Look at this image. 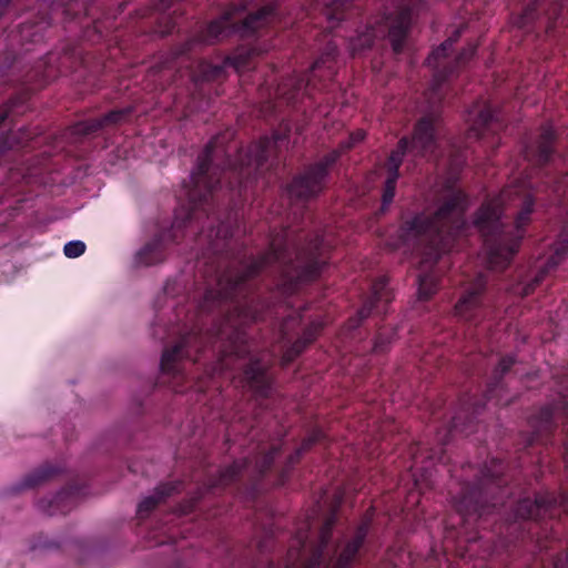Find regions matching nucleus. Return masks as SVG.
Listing matches in <instances>:
<instances>
[{"mask_svg": "<svg viewBox=\"0 0 568 568\" xmlns=\"http://www.w3.org/2000/svg\"><path fill=\"white\" fill-rule=\"evenodd\" d=\"M542 0H534L531 4H529L524 12L523 19L528 21L534 19V12L537 10V8L540 6V2ZM559 7H564L562 0H560Z\"/></svg>", "mask_w": 568, "mask_h": 568, "instance_id": "36", "label": "nucleus"}, {"mask_svg": "<svg viewBox=\"0 0 568 568\" xmlns=\"http://www.w3.org/2000/svg\"><path fill=\"white\" fill-rule=\"evenodd\" d=\"M168 495H170V490H166L165 487H159L154 495L144 497L138 505L139 516L142 517L151 511Z\"/></svg>", "mask_w": 568, "mask_h": 568, "instance_id": "22", "label": "nucleus"}, {"mask_svg": "<svg viewBox=\"0 0 568 568\" xmlns=\"http://www.w3.org/2000/svg\"><path fill=\"white\" fill-rule=\"evenodd\" d=\"M192 44L193 42L189 41L185 44H183L181 49L172 52L170 55L164 58L158 67V72L178 68L180 65V62L178 60L191 49Z\"/></svg>", "mask_w": 568, "mask_h": 568, "instance_id": "23", "label": "nucleus"}, {"mask_svg": "<svg viewBox=\"0 0 568 568\" xmlns=\"http://www.w3.org/2000/svg\"><path fill=\"white\" fill-rule=\"evenodd\" d=\"M555 140V131L551 125H546L542 128V132L540 134L537 148V160L540 163H546L552 151V142Z\"/></svg>", "mask_w": 568, "mask_h": 568, "instance_id": "20", "label": "nucleus"}, {"mask_svg": "<svg viewBox=\"0 0 568 568\" xmlns=\"http://www.w3.org/2000/svg\"><path fill=\"white\" fill-rule=\"evenodd\" d=\"M30 29H31V27L24 24L21 28V36H22V38H30L29 39L30 41H36V37L39 36V31L42 30V27L36 26V31L32 33L30 32Z\"/></svg>", "mask_w": 568, "mask_h": 568, "instance_id": "38", "label": "nucleus"}, {"mask_svg": "<svg viewBox=\"0 0 568 568\" xmlns=\"http://www.w3.org/2000/svg\"><path fill=\"white\" fill-rule=\"evenodd\" d=\"M422 3L413 0H403L398 6L396 16H385L376 21L374 26L358 31L355 38H351L348 48L351 52L357 53L369 48L377 38L388 37L393 50L398 53L412 23L413 14L419 11Z\"/></svg>", "mask_w": 568, "mask_h": 568, "instance_id": "5", "label": "nucleus"}, {"mask_svg": "<svg viewBox=\"0 0 568 568\" xmlns=\"http://www.w3.org/2000/svg\"><path fill=\"white\" fill-rule=\"evenodd\" d=\"M437 149V136L433 121L424 118L415 126L412 141L407 138L399 140L397 149L388 159V178L383 192V209L387 207L395 196L396 182L399 176L398 169L406 154L414 156H433Z\"/></svg>", "mask_w": 568, "mask_h": 568, "instance_id": "6", "label": "nucleus"}, {"mask_svg": "<svg viewBox=\"0 0 568 568\" xmlns=\"http://www.w3.org/2000/svg\"><path fill=\"white\" fill-rule=\"evenodd\" d=\"M85 251V244L82 241L74 240L68 242L63 247V253L69 258L81 256Z\"/></svg>", "mask_w": 568, "mask_h": 568, "instance_id": "32", "label": "nucleus"}, {"mask_svg": "<svg viewBox=\"0 0 568 568\" xmlns=\"http://www.w3.org/2000/svg\"><path fill=\"white\" fill-rule=\"evenodd\" d=\"M159 242L146 244L139 253H138V262L143 265H152L160 261V251H159Z\"/></svg>", "mask_w": 568, "mask_h": 568, "instance_id": "24", "label": "nucleus"}, {"mask_svg": "<svg viewBox=\"0 0 568 568\" xmlns=\"http://www.w3.org/2000/svg\"><path fill=\"white\" fill-rule=\"evenodd\" d=\"M336 523V515L332 514L323 524L320 531L318 545L314 548L311 558L307 562L301 566L302 550L306 546L307 531H297L294 545L291 546L286 565L287 568H352V564L363 546L368 531V521H364L357 528L354 537L346 541L343 547L335 549V554H338L335 561L326 562L324 554L327 552L328 541L331 539L333 527Z\"/></svg>", "mask_w": 568, "mask_h": 568, "instance_id": "4", "label": "nucleus"}, {"mask_svg": "<svg viewBox=\"0 0 568 568\" xmlns=\"http://www.w3.org/2000/svg\"><path fill=\"white\" fill-rule=\"evenodd\" d=\"M365 138V132L363 130H357L356 132L352 133L348 141L343 144L345 149L352 148L354 144L363 141Z\"/></svg>", "mask_w": 568, "mask_h": 568, "instance_id": "37", "label": "nucleus"}, {"mask_svg": "<svg viewBox=\"0 0 568 568\" xmlns=\"http://www.w3.org/2000/svg\"><path fill=\"white\" fill-rule=\"evenodd\" d=\"M258 52L255 48H246L241 47L237 48L236 51L225 58L224 62L222 64H212L206 61H202L199 63V74H195L194 72H191L190 75L192 79L197 82L201 80H211L220 77L225 68L232 67L235 71L241 72L243 71L251 60V58Z\"/></svg>", "mask_w": 568, "mask_h": 568, "instance_id": "11", "label": "nucleus"}, {"mask_svg": "<svg viewBox=\"0 0 568 568\" xmlns=\"http://www.w3.org/2000/svg\"><path fill=\"white\" fill-rule=\"evenodd\" d=\"M245 460L234 462L231 466L221 471L220 481L222 484H227L229 481H232L236 477V475L245 467Z\"/></svg>", "mask_w": 568, "mask_h": 568, "instance_id": "31", "label": "nucleus"}, {"mask_svg": "<svg viewBox=\"0 0 568 568\" xmlns=\"http://www.w3.org/2000/svg\"><path fill=\"white\" fill-rule=\"evenodd\" d=\"M475 51L476 45L469 44L468 47H466L456 58V64L465 63L466 61H468L475 54Z\"/></svg>", "mask_w": 568, "mask_h": 568, "instance_id": "35", "label": "nucleus"}, {"mask_svg": "<svg viewBox=\"0 0 568 568\" xmlns=\"http://www.w3.org/2000/svg\"><path fill=\"white\" fill-rule=\"evenodd\" d=\"M336 53L337 45L329 43L326 51L314 62L307 74L303 77L294 75L278 84L274 93L275 97L287 102H294L298 97L316 87L315 79L322 71L325 72L326 77L331 78L334 74L333 60Z\"/></svg>", "mask_w": 568, "mask_h": 568, "instance_id": "8", "label": "nucleus"}, {"mask_svg": "<svg viewBox=\"0 0 568 568\" xmlns=\"http://www.w3.org/2000/svg\"><path fill=\"white\" fill-rule=\"evenodd\" d=\"M534 197L521 185H510L485 202L471 224L465 220L469 205L462 190H449L434 210L426 209L403 219L396 235L388 242L395 250L420 253L422 265H433L450 252L455 242L476 229L484 237L483 258L490 270H504L510 263L530 222Z\"/></svg>", "mask_w": 568, "mask_h": 568, "instance_id": "1", "label": "nucleus"}, {"mask_svg": "<svg viewBox=\"0 0 568 568\" xmlns=\"http://www.w3.org/2000/svg\"><path fill=\"white\" fill-rule=\"evenodd\" d=\"M322 437V432L321 430H316L314 432L312 435H310L303 443L302 447L298 448L295 453V456H292L291 457V460L290 463H294L300 456L301 454L306 450L313 443L320 440V438Z\"/></svg>", "mask_w": 568, "mask_h": 568, "instance_id": "33", "label": "nucleus"}, {"mask_svg": "<svg viewBox=\"0 0 568 568\" xmlns=\"http://www.w3.org/2000/svg\"><path fill=\"white\" fill-rule=\"evenodd\" d=\"M560 189H561V185H560V184L556 183V184L554 185V192L558 193V192L560 191Z\"/></svg>", "mask_w": 568, "mask_h": 568, "instance_id": "41", "label": "nucleus"}, {"mask_svg": "<svg viewBox=\"0 0 568 568\" xmlns=\"http://www.w3.org/2000/svg\"><path fill=\"white\" fill-rule=\"evenodd\" d=\"M418 298L428 300L437 291V278L433 273L418 275Z\"/></svg>", "mask_w": 568, "mask_h": 568, "instance_id": "21", "label": "nucleus"}, {"mask_svg": "<svg viewBox=\"0 0 568 568\" xmlns=\"http://www.w3.org/2000/svg\"><path fill=\"white\" fill-rule=\"evenodd\" d=\"M230 235L231 231L229 226H226L224 223H221L216 230L211 229L206 234V237L209 239L212 248L216 250L219 247L217 240H225Z\"/></svg>", "mask_w": 568, "mask_h": 568, "instance_id": "30", "label": "nucleus"}, {"mask_svg": "<svg viewBox=\"0 0 568 568\" xmlns=\"http://www.w3.org/2000/svg\"><path fill=\"white\" fill-rule=\"evenodd\" d=\"M567 250H568V244H566V243H558L556 245L555 253L549 257L548 262L546 263L545 270H542V272H541V275L536 277L535 285L541 281L544 273L556 267L560 263V261H561L562 256L566 254Z\"/></svg>", "mask_w": 568, "mask_h": 568, "instance_id": "26", "label": "nucleus"}, {"mask_svg": "<svg viewBox=\"0 0 568 568\" xmlns=\"http://www.w3.org/2000/svg\"><path fill=\"white\" fill-rule=\"evenodd\" d=\"M123 114H124V111L110 112L109 114L104 115L103 119H101L100 121L81 124L82 128L80 130L85 131V132L94 131V130L101 128L104 123L118 122Z\"/></svg>", "mask_w": 568, "mask_h": 568, "instance_id": "29", "label": "nucleus"}, {"mask_svg": "<svg viewBox=\"0 0 568 568\" xmlns=\"http://www.w3.org/2000/svg\"><path fill=\"white\" fill-rule=\"evenodd\" d=\"M485 484L483 483L480 487L471 489L468 494L459 497L456 499V507L460 513L465 514H478L479 516L483 515L484 510L478 505V501L475 500L479 495H481V489L484 488Z\"/></svg>", "mask_w": 568, "mask_h": 568, "instance_id": "19", "label": "nucleus"}, {"mask_svg": "<svg viewBox=\"0 0 568 568\" xmlns=\"http://www.w3.org/2000/svg\"><path fill=\"white\" fill-rule=\"evenodd\" d=\"M387 283L388 282L386 277H381L373 284L371 298L366 301L363 307L358 311V316L361 320L368 317L376 302L382 300L389 301Z\"/></svg>", "mask_w": 568, "mask_h": 568, "instance_id": "17", "label": "nucleus"}, {"mask_svg": "<svg viewBox=\"0 0 568 568\" xmlns=\"http://www.w3.org/2000/svg\"><path fill=\"white\" fill-rule=\"evenodd\" d=\"M348 0H318V4L326 8H333L326 12L327 20L333 22L335 20H342L339 10L343 9Z\"/></svg>", "mask_w": 568, "mask_h": 568, "instance_id": "27", "label": "nucleus"}, {"mask_svg": "<svg viewBox=\"0 0 568 568\" xmlns=\"http://www.w3.org/2000/svg\"><path fill=\"white\" fill-rule=\"evenodd\" d=\"M237 312L241 323L258 321L262 318L253 301L246 302L244 305L239 307Z\"/></svg>", "mask_w": 568, "mask_h": 568, "instance_id": "28", "label": "nucleus"}, {"mask_svg": "<svg viewBox=\"0 0 568 568\" xmlns=\"http://www.w3.org/2000/svg\"><path fill=\"white\" fill-rule=\"evenodd\" d=\"M469 121H471L468 135L470 138H480L484 129L488 128L495 119V112L490 105L479 108L475 105L469 110Z\"/></svg>", "mask_w": 568, "mask_h": 568, "instance_id": "16", "label": "nucleus"}, {"mask_svg": "<svg viewBox=\"0 0 568 568\" xmlns=\"http://www.w3.org/2000/svg\"><path fill=\"white\" fill-rule=\"evenodd\" d=\"M10 2V0H0V6L4 7Z\"/></svg>", "mask_w": 568, "mask_h": 568, "instance_id": "42", "label": "nucleus"}, {"mask_svg": "<svg viewBox=\"0 0 568 568\" xmlns=\"http://www.w3.org/2000/svg\"><path fill=\"white\" fill-rule=\"evenodd\" d=\"M514 363H515V358L513 356L503 357L498 363L496 373L499 376H503L505 373L508 372V369L513 366Z\"/></svg>", "mask_w": 568, "mask_h": 568, "instance_id": "34", "label": "nucleus"}, {"mask_svg": "<svg viewBox=\"0 0 568 568\" xmlns=\"http://www.w3.org/2000/svg\"><path fill=\"white\" fill-rule=\"evenodd\" d=\"M494 467L496 468L493 473H484V477L485 479H487L488 477H491V478H496L498 477L499 475H501L503 473V465L500 463H495L494 462Z\"/></svg>", "mask_w": 568, "mask_h": 568, "instance_id": "39", "label": "nucleus"}, {"mask_svg": "<svg viewBox=\"0 0 568 568\" xmlns=\"http://www.w3.org/2000/svg\"><path fill=\"white\" fill-rule=\"evenodd\" d=\"M197 343L195 335H187L181 338L172 348L163 352L161 357V369L164 373L178 375L181 373L180 362L183 358H192L190 353L191 343Z\"/></svg>", "mask_w": 568, "mask_h": 568, "instance_id": "14", "label": "nucleus"}, {"mask_svg": "<svg viewBox=\"0 0 568 568\" xmlns=\"http://www.w3.org/2000/svg\"><path fill=\"white\" fill-rule=\"evenodd\" d=\"M338 156L339 152L333 151L295 178L288 186L290 196L306 200L317 195L324 189L329 166L336 162Z\"/></svg>", "mask_w": 568, "mask_h": 568, "instance_id": "10", "label": "nucleus"}, {"mask_svg": "<svg viewBox=\"0 0 568 568\" xmlns=\"http://www.w3.org/2000/svg\"><path fill=\"white\" fill-rule=\"evenodd\" d=\"M287 135L275 133L271 138L265 136L248 148L247 151H240L235 163L227 164V170L213 165V160L224 151L220 149V138L212 139L199 155L196 165L191 172V187L186 196L195 210L200 204L207 201L212 191L220 184V175L230 178L236 175L239 187H245L251 178H255L263 163L274 153L277 144L283 142Z\"/></svg>", "mask_w": 568, "mask_h": 568, "instance_id": "2", "label": "nucleus"}, {"mask_svg": "<svg viewBox=\"0 0 568 568\" xmlns=\"http://www.w3.org/2000/svg\"><path fill=\"white\" fill-rule=\"evenodd\" d=\"M322 323L316 322L312 323L310 327H307L303 334V336L297 339L284 354L283 361L285 364L292 362L298 354L303 352L305 346L310 344L314 338L316 333L321 329Z\"/></svg>", "mask_w": 568, "mask_h": 568, "instance_id": "18", "label": "nucleus"}, {"mask_svg": "<svg viewBox=\"0 0 568 568\" xmlns=\"http://www.w3.org/2000/svg\"><path fill=\"white\" fill-rule=\"evenodd\" d=\"M275 456V450L270 452L264 456L263 464L261 465V470H264L266 467L271 465Z\"/></svg>", "mask_w": 568, "mask_h": 568, "instance_id": "40", "label": "nucleus"}, {"mask_svg": "<svg viewBox=\"0 0 568 568\" xmlns=\"http://www.w3.org/2000/svg\"><path fill=\"white\" fill-rule=\"evenodd\" d=\"M58 470L53 467L45 466L42 468L37 469L32 474L28 475L23 483L22 487L30 488L38 484H40L42 480L49 478L51 475L55 474Z\"/></svg>", "mask_w": 568, "mask_h": 568, "instance_id": "25", "label": "nucleus"}, {"mask_svg": "<svg viewBox=\"0 0 568 568\" xmlns=\"http://www.w3.org/2000/svg\"><path fill=\"white\" fill-rule=\"evenodd\" d=\"M2 121H3V118H0V124L2 123Z\"/></svg>", "mask_w": 568, "mask_h": 568, "instance_id": "43", "label": "nucleus"}, {"mask_svg": "<svg viewBox=\"0 0 568 568\" xmlns=\"http://www.w3.org/2000/svg\"><path fill=\"white\" fill-rule=\"evenodd\" d=\"M486 281L479 276L474 285L459 298L455 306V314L468 322L475 321L481 313V292Z\"/></svg>", "mask_w": 568, "mask_h": 568, "instance_id": "13", "label": "nucleus"}, {"mask_svg": "<svg viewBox=\"0 0 568 568\" xmlns=\"http://www.w3.org/2000/svg\"><path fill=\"white\" fill-rule=\"evenodd\" d=\"M247 351L242 345H233L232 349L226 353L219 364V369L223 373L226 369H232L230 362L235 357L236 366L244 367V379L248 387L258 396H266L270 392L271 384L266 374V365L260 359L250 356L247 361L244 354Z\"/></svg>", "mask_w": 568, "mask_h": 568, "instance_id": "9", "label": "nucleus"}, {"mask_svg": "<svg viewBox=\"0 0 568 568\" xmlns=\"http://www.w3.org/2000/svg\"><path fill=\"white\" fill-rule=\"evenodd\" d=\"M328 248L329 245L325 239L316 236L310 241L306 247L298 250L295 260L291 261L287 258L286 244L273 240L271 250L265 255L245 262L235 274L227 272L220 276L216 291H207L205 298H233L246 278L255 276L261 270L273 263L285 265L290 262L291 265L285 270V273L295 283L311 281L320 274L326 264Z\"/></svg>", "mask_w": 568, "mask_h": 568, "instance_id": "3", "label": "nucleus"}, {"mask_svg": "<svg viewBox=\"0 0 568 568\" xmlns=\"http://www.w3.org/2000/svg\"><path fill=\"white\" fill-rule=\"evenodd\" d=\"M248 6L250 3L245 2L241 8L233 7L225 11L219 19L212 21L207 26L206 31L202 37V41L212 43L234 32L246 36L273 21L275 17V7L265 6L256 12L250 13L241 24L233 22L236 11L245 10Z\"/></svg>", "mask_w": 568, "mask_h": 568, "instance_id": "7", "label": "nucleus"}, {"mask_svg": "<svg viewBox=\"0 0 568 568\" xmlns=\"http://www.w3.org/2000/svg\"><path fill=\"white\" fill-rule=\"evenodd\" d=\"M462 32V29H456L447 40H445L437 49L432 51L426 60L427 65L436 70L432 83V91L434 92L439 88L440 83L444 82L446 78L453 72L452 69H447L445 60L447 59L448 53L452 51L454 44L458 41Z\"/></svg>", "mask_w": 568, "mask_h": 568, "instance_id": "12", "label": "nucleus"}, {"mask_svg": "<svg viewBox=\"0 0 568 568\" xmlns=\"http://www.w3.org/2000/svg\"><path fill=\"white\" fill-rule=\"evenodd\" d=\"M556 503L555 498L549 496H537L534 500L530 498L521 499L516 509V514L525 519H538L544 513Z\"/></svg>", "mask_w": 568, "mask_h": 568, "instance_id": "15", "label": "nucleus"}]
</instances>
